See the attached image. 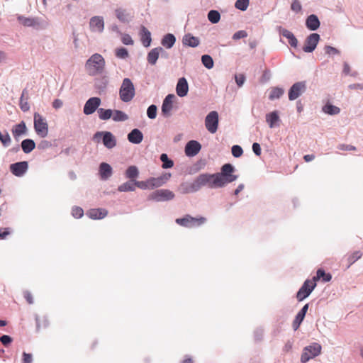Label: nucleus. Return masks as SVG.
Instances as JSON below:
<instances>
[{"label": "nucleus", "mask_w": 363, "mask_h": 363, "mask_svg": "<svg viewBox=\"0 0 363 363\" xmlns=\"http://www.w3.org/2000/svg\"><path fill=\"white\" fill-rule=\"evenodd\" d=\"M207 186L211 189L223 187L221 177L216 174H201L191 183L182 184V193L189 194L199 191L202 186Z\"/></svg>", "instance_id": "obj_1"}, {"label": "nucleus", "mask_w": 363, "mask_h": 363, "mask_svg": "<svg viewBox=\"0 0 363 363\" xmlns=\"http://www.w3.org/2000/svg\"><path fill=\"white\" fill-rule=\"evenodd\" d=\"M106 62L104 58L98 53L92 55L85 63V69L90 76H96L104 72Z\"/></svg>", "instance_id": "obj_2"}, {"label": "nucleus", "mask_w": 363, "mask_h": 363, "mask_svg": "<svg viewBox=\"0 0 363 363\" xmlns=\"http://www.w3.org/2000/svg\"><path fill=\"white\" fill-rule=\"evenodd\" d=\"M135 95V89L133 83L129 78L123 79L119 89V96L122 101L129 102Z\"/></svg>", "instance_id": "obj_3"}, {"label": "nucleus", "mask_w": 363, "mask_h": 363, "mask_svg": "<svg viewBox=\"0 0 363 363\" xmlns=\"http://www.w3.org/2000/svg\"><path fill=\"white\" fill-rule=\"evenodd\" d=\"M322 347L318 342H312L303 347L301 355V362L307 363L311 359L318 357L321 353Z\"/></svg>", "instance_id": "obj_4"}, {"label": "nucleus", "mask_w": 363, "mask_h": 363, "mask_svg": "<svg viewBox=\"0 0 363 363\" xmlns=\"http://www.w3.org/2000/svg\"><path fill=\"white\" fill-rule=\"evenodd\" d=\"M317 284L312 279H306L303 281L302 286L298 290L296 298L298 302H301L308 298L313 291L315 289Z\"/></svg>", "instance_id": "obj_5"}, {"label": "nucleus", "mask_w": 363, "mask_h": 363, "mask_svg": "<svg viewBox=\"0 0 363 363\" xmlns=\"http://www.w3.org/2000/svg\"><path fill=\"white\" fill-rule=\"evenodd\" d=\"M206 221V218L200 216L198 218H194L190 215H186L183 218H177L175 222L183 227L191 228L199 227Z\"/></svg>", "instance_id": "obj_6"}, {"label": "nucleus", "mask_w": 363, "mask_h": 363, "mask_svg": "<svg viewBox=\"0 0 363 363\" xmlns=\"http://www.w3.org/2000/svg\"><path fill=\"white\" fill-rule=\"evenodd\" d=\"M235 168L231 164L228 163L222 166L220 173H217V174L221 177L223 186L238 179V176L233 174Z\"/></svg>", "instance_id": "obj_7"}, {"label": "nucleus", "mask_w": 363, "mask_h": 363, "mask_svg": "<svg viewBox=\"0 0 363 363\" xmlns=\"http://www.w3.org/2000/svg\"><path fill=\"white\" fill-rule=\"evenodd\" d=\"M34 128L36 133L41 138H45L48 134V125L45 118L40 113H34Z\"/></svg>", "instance_id": "obj_8"}, {"label": "nucleus", "mask_w": 363, "mask_h": 363, "mask_svg": "<svg viewBox=\"0 0 363 363\" xmlns=\"http://www.w3.org/2000/svg\"><path fill=\"white\" fill-rule=\"evenodd\" d=\"M174 198V194L169 189H159L152 192L148 196V199L152 201H166Z\"/></svg>", "instance_id": "obj_9"}, {"label": "nucleus", "mask_w": 363, "mask_h": 363, "mask_svg": "<svg viewBox=\"0 0 363 363\" xmlns=\"http://www.w3.org/2000/svg\"><path fill=\"white\" fill-rule=\"evenodd\" d=\"M218 113L216 111H211L205 118V126L208 132L215 133L218 127Z\"/></svg>", "instance_id": "obj_10"}, {"label": "nucleus", "mask_w": 363, "mask_h": 363, "mask_svg": "<svg viewBox=\"0 0 363 363\" xmlns=\"http://www.w3.org/2000/svg\"><path fill=\"white\" fill-rule=\"evenodd\" d=\"M306 90V82H298L292 85L289 91V99L294 101L298 98Z\"/></svg>", "instance_id": "obj_11"}, {"label": "nucleus", "mask_w": 363, "mask_h": 363, "mask_svg": "<svg viewBox=\"0 0 363 363\" xmlns=\"http://www.w3.org/2000/svg\"><path fill=\"white\" fill-rule=\"evenodd\" d=\"M101 103V99L99 97H91L84 104V113L86 115L94 113L96 109H99Z\"/></svg>", "instance_id": "obj_12"}, {"label": "nucleus", "mask_w": 363, "mask_h": 363, "mask_svg": "<svg viewBox=\"0 0 363 363\" xmlns=\"http://www.w3.org/2000/svg\"><path fill=\"white\" fill-rule=\"evenodd\" d=\"M320 40V35L318 33L310 34L305 41V45L303 47V50L306 52H313Z\"/></svg>", "instance_id": "obj_13"}, {"label": "nucleus", "mask_w": 363, "mask_h": 363, "mask_svg": "<svg viewBox=\"0 0 363 363\" xmlns=\"http://www.w3.org/2000/svg\"><path fill=\"white\" fill-rule=\"evenodd\" d=\"M28 164L27 162H19L10 165V170L16 177L23 176L27 171Z\"/></svg>", "instance_id": "obj_14"}, {"label": "nucleus", "mask_w": 363, "mask_h": 363, "mask_svg": "<svg viewBox=\"0 0 363 363\" xmlns=\"http://www.w3.org/2000/svg\"><path fill=\"white\" fill-rule=\"evenodd\" d=\"M333 278L330 272H326L323 268H318L315 276L313 277L312 280L317 284V281H321L323 283H327L331 281Z\"/></svg>", "instance_id": "obj_15"}, {"label": "nucleus", "mask_w": 363, "mask_h": 363, "mask_svg": "<svg viewBox=\"0 0 363 363\" xmlns=\"http://www.w3.org/2000/svg\"><path fill=\"white\" fill-rule=\"evenodd\" d=\"M201 148L200 143L196 140H191L186 145L185 153L187 156L193 157L199 153Z\"/></svg>", "instance_id": "obj_16"}, {"label": "nucleus", "mask_w": 363, "mask_h": 363, "mask_svg": "<svg viewBox=\"0 0 363 363\" xmlns=\"http://www.w3.org/2000/svg\"><path fill=\"white\" fill-rule=\"evenodd\" d=\"M175 99L174 94H168L163 101L162 112L164 115L169 116L173 108V102Z\"/></svg>", "instance_id": "obj_17"}, {"label": "nucleus", "mask_w": 363, "mask_h": 363, "mask_svg": "<svg viewBox=\"0 0 363 363\" xmlns=\"http://www.w3.org/2000/svg\"><path fill=\"white\" fill-rule=\"evenodd\" d=\"M189 91V86L186 79L184 77H182L178 80L176 92L180 97H184L187 95Z\"/></svg>", "instance_id": "obj_18"}, {"label": "nucleus", "mask_w": 363, "mask_h": 363, "mask_svg": "<svg viewBox=\"0 0 363 363\" xmlns=\"http://www.w3.org/2000/svg\"><path fill=\"white\" fill-rule=\"evenodd\" d=\"M171 177L170 174H165L160 177H151L148 179L150 189L162 186Z\"/></svg>", "instance_id": "obj_19"}, {"label": "nucleus", "mask_w": 363, "mask_h": 363, "mask_svg": "<svg viewBox=\"0 0 363 363\" xmlns=\"http://www.w3.org/2000/svg\"><path fill=\"white\" fill-rule=\"evenodd\" d=\"M127 138L130 143L140 144L143 140V134L139 129L135 128L128 134Z\"/></svg>", "instance_id": "obj_20"}, {"label": "nucleus", "mask_w": 363, "mask_h": 363, "mask_svg": "<svg viewBox=\"0 0 363 363\" xmlns=\"http://www.w3.org/2000/svg\"><path fill=\"white\" fill-rule=\"evenodd\" d=\"M279 33L282 36H284L288 39V43L291 47H293V48L297 47L298 40H297L296 38L295 37V35L291 31L288 30L287 29L283 28L281 27L279 28Z\"/></svg>", "instance_id": "obj_21"}, {"label": "nucleus", "mask_w": 363, "mask_h": 363, "mask_svg": "<svg viewBox=\"0 0 363 363\" xmlns=\"http://www.w3.org/2000/svg\"><path fill=\"white\" fill-rule=\"evenodd\" d=\"M89 24L92 31L101 32L104 30V23L101 17L94 16L91 18Z\"/></svg>", "instance_id": "obj_22"}, {"label": "nucleus", "mask_w": 363, "mask_h": 363, "mask_svg": "<svg viewBox=\"0 0 363 363\" xmlns=\"http://www.w3.org/2000/svg\"><path fill=\"white\" fill-rule=\"evenodd\" d=\"M266 121L269 128H273L279 125L280 118L277 111H272L266 115Z\"/></svg>", "instance_id": "obj_23"}, {"label": "nucleus", "mask_w": 363, "mask_h": 363, "mask_svg": "<svg viewBox=\"0 0 363 363\" xmlns=\"http://www.w3.org/2000/svg\"><path fill=\"white\" fill-rule=\"evenodd\" d=\"M306 27L311 30H315L320 26V21L317 16L311 14L306 18Z\"/></svg>", "instance_id": "obj_24"}, {"label": "nucleus", "mask_w": 363, "mask_h": 363, "mask_svg": "<svg viewBox=\"0 0 363 363\" xmlns=\"http://www.w3.org/2000/svg\"><path fill=\"white\" fill-rule=\"evenodd\" d=\"M108 212L104 208H94L87 212V215L92 219H101L106 216Z\"/></svg>", "instance_id": "obj_25"}, {"label": "nucleus", "mask_w": 363, "mask_h": 363, "mask_svg": "<svg viewBox=\"0 0 363 363\" xmlns=\"http://www.w3.org/2000/svg\"><path fill=\"white\" fill-rule=\"evenodd\" d=\"M99 174L102 179H108L112 174L111 167L106 162H102L99 166Z\"/></svg>", "instance_id": "obj_26"}, {"label": "nucleus", "mask_w": 363, "mask_h": 363, "mask_svg": "<svg viewBox=\"0 0 363 363\" xmlns=\"http://www.w3.org/2000/svg\"><path fill=\"white\" fill-rule=\"evenodd\" d=\"M103 143L108 149H111L116 145L115 137L110 132H105L103 137Z\"/></svg>", "instance_id": "obj_27"}, {"label": "nucleus", "mask_w": 363, "mask_h": 363, "mask_svg": "<svg viewBox=\"0 0 363 363\" xmlns=\"http://www.w3.org/2000/svg\"><path fill=\"white\" fill-rule=\"evenodd\" d=\"M182 43L184 45L196 48L199 45V39L191 34H186L183 37Z\"/></svg>", "instance_id": "obj_28"}, {"label": "nucleus", "mask_w": 363, "mask_h": 363, "mask_svg": "<svg viewBox=\"0 0 363 363\" xmlns=\"http://www.w3.org/2000/svg\"><path fill=\"white\" fill-rule=\"evenodd\" d=\"M362 256L361 251H354L351 254H347L342 259V264L344 265L345 260L349 259L350 264H353L355 262L359 259Z\"/></svg>", "instance_id": "obj_29"}, {"label": "nucleus", "mask_w": 363, "mask_h": 363, "mask_svg": "<svg viewBox=\"0 0 363 363\" xmlns=\"http://www.w3.org/2000/svg\"><path fill=\"white\" fill-rule=\"evenodd\" d=\"M162 51V48H156L150 50L147 55V61L151 65H155L160 52Z\"/></svg>", "instance_id": "obj_30"}, {"label": "nucleus", "mask_w": 363, "mask_h": 363, "mask_svg": "<svg viewBox=\"0 0 363 363\" xmlns=\"http://www.w3.org/2000/svg\"><path fill=\"white\" fill-rule=\"evenodd\" d=\"M141 41L145 47L150 46L151 43V33L145 26L141 28Z\"/></svg>", "instance_id": "obj_31"}, {"label": "nucleus", "mask_w": 363, "mask_h": 363, "mask_svg": "<svg viewBox=\"0 0 363 363\" xmlns=\"http://www.w3.org/2000/svg\"><path fill=\"white\" fill-rule=\"evenodd\" d=\"M26 132V126L23 121L16 125L12 129V133L14 138L19 137L20 135L25 134Z\"/></svg>", "instance_id": "obj_32"}, {"label": "nucleus", "mask_w": 363, "mask_h": 363, "mask_svg": "<svg viewBox=\"0 0 363 363\" xmlns=\"http://www.w3.org/2000/svg\"><path fill=\"white\" fill-rule=\"evenodd\" d=\"M21 147L25 153H29L35 147L34 141L31 139H26L21 143Z\"/></svg>", "instance_id": "obj_33"}, {"label": "nucleus", "mask_w": 363, "mask_h": 363, "mask_svg": "<svg viewBox=\"0 0 363 363\" xmlns=\"http://www.w3.org/2000/svg\"><path fill=\"white\" fill-rule=\"evenodd\" d=\"M135 189V184L133 180L126 182L118 187L120 192L133 191Z\"/></svg>", "instance_id": "obj_34"}, {"label": "nucleus", "mask_w": 363, "mask_h": 363, "mask_svg": "<svg viewBox=\"0 0 363 363\" xmlns=\"http://www.w3.org/2000/svg\"><path fill=\"white\" fill-rule=\"evenodd\" d=\"M176 38L172 34H167L164 36L162 40V45L166 48H171L175 43Z\"/></svg>", "instance_id": "obj_35"}, {"label": "nucleus", "mask_w": 363, "mask_h": 363, "mask_svg": "<svg viewBox=\"0 0 363 363\" xmlns=\"http://www.w3.org/2000/svg\"><path fill=\"white\" fill-rule=\"evenodd\" d=\"M112 118L114 121H125L128 119V116L124 112L120 110H114L112 113Z\"/></svg>", "instance_id": "obj_36"}, {"label": "nucleus", "mask_w": 363, "mask_h": 363, "mask_svg": "<svg viewBox=\"0 0 363 363\" xmlns=\"http://www.w3.org/2000/svg\"><path fill=\"white\" fill-rule=\"evenodd\" d=\"M113 111L111 109H104L100 108L98 109L99 118L101 120L106 121L112 118Z\"/></svg>", "instance_id": "obj_37"}, {"label": "nucleus", "mask_w": 363, "mask_h": 363, "mask_svg": "<svg viewBox=\"0 0 363 363\" xmlns=\"http://www.w3.org/2000/svg\"><path fill=\"white\" fill-rule=\"evenodd\" d=\"M115 13L118 20L123 22L128 21V19L130 17V14L127 12V11L123 9H116Z\"/></svg>", "instance_id": "obj_38"}, {"label": "nucleus", "mask_w": 363, "mask_h": 363, "mask_svg": "<svg viewBox=\"0 0 363 363\" xmlns=\"http://www.w3.org/2000/svg\"><path fill=\"white\" fill-rule=\"evenodd\" d=\"M284 91L283 89L279 87H273L270 90L269 99L270 100H274L279 99L284 94Z\"/></svg>", "instance_id": "obj_39"}, {"label": "nucleus", "mask_w": 363, "mask_h": 363, "mask_svg": "<svg viewBox=\"0 0 363 363\" xmlns=\"http://www.w3.org/2000/svg\"><path fill=\"white\" fill-rule=\"evenodd\" d=\"M323 111L328 114L330 115H336L338 114L340 111V108L333 106L330 104H327L323 107Z\"/></svg>", "instance_id": "obj_40"}, {"label": "nucleus", "mask_w": 363, "mask_h": 363, "mask_svg": "<svg viewBox=\"0 0 363 363\" xmlns=\"http://www.w3.org/2000/svg\"><path fill=\"white\" fill-rule=\"evenodd\" d=\"M18 20L25 26H35L39 24L35 18L18 17Z\"/></svg>", "instance_id": "obj_41"}, {"label": "nucleus", "mask_w": 363, "mask_h": 363, "mask_svg": "<svg viewBox=\"0 0 363 363\" xmlns=\"http://www.w3.org/2000/svg\"><path fill=\"white\" fill-rule=\"evenodd\" d=\"M138 169L135 166H130L125 172V177L133 180L138 176Z\"/></svg>", "instance_id": "obj_42"}, {"label": "nucleus", "mask_w": 363, "mask_h": 363, "mask_svg": "<svg viewBox=\"0 0 363 363\" xmlns=\"http://www.w3.org/2000/svg\"><path fill=\"white\" fill-rule=\"evenodd\" d=\"M208 18L212 23H217L220 19V15L218 11L211 10L208 13Z\"/></svg>", "instance_id": "obj_43"}, {"label": "nucleus", "mask_w": 363, "mask_h": 363, "mask_svg": "<svg viewBox=\"0 0 363 363\" xmlns=\"http://www.w3.org/2000/svg\"><path fill=\"white\" fill-rule=\"evenodd\" d=\"M250 4L249 0H237L235 4V7L240 11H246Z\"/></svg>", "instance_id": "obj_44"}, {"label": "nucleus", "mask_w": 363, "mask_h": 363, "mask_svg": "<svg viewBox=\"0 0 363 363\" xmlns=\"http://www.w3.org/2000/svg\"><path fill=\"white\" fill-rule=\"evenodd\" d=\"M160 160L163 162L162 167L164 169L171 168L174 165L173 161L171 160H169L167 155L164 153L161 155Z\"/></svg>", "instance_id": "obj_45"}, {"label": "nucleus", "mask_w": 363, "mask_h": 363, "mask_svg": "<svg viewBox=\"0 0 363 363\" xmlns=\"http://www.w3.org/2000/svg\"><path fill=\"white\" fill-rule=\"evenodd\" d=\"M201 62L207 69H211L213 67V60L208 55H204L201 57Z\"/></svg>", "instance_id": "obj_46"}, {"label": "nucleus", "mask_w": 363, "mask_h": 363, "mask_svg": "<svg viewBox=\"0 0 363 363\" xmlns=\"http://www.w3.org/2000/svg\"><path fill=\"white\" fill-rule=\"evenodd\" d=\"M308 307H309V303H306L301 308V310L297 313V314L296 315L295 317L299 318L300 320H304L305 318V316L307 313V311L308 310Z\"/></svg>", "instance_id": "obj_47"}, {"label": "nucleus", "mask_w": 363, "mask_h": 363, "mask_svg": "<svg viewBox=\"0 0 363 363\" xmlns=\"http://www.w3.org/2000/svg\"><path fill=\"white\" fill-rule=\"evenodd\" d=\"M0 141L4 146H8L11 143V138L7 132L4 133L0 131Z\"/></svg>", "instance_id": "obj_48"}, {"label": "nucleus", "mask_w": 363, "mask_h": 363, "mask_svg": "<svg viewBox=\"0 0 363 363\" xmlns=\"http://www.w3.org/2000/svg\"><path fill=\"white\" fill-rule=\"evenodd\" d=\"M157 106L155 105H151L148 107L147 110V116L150 118V119H154L156 118V116H157Z\"/></svg>", "instance_id": "obj_49"}, {"label": "nucleus", "mask_w": 363, "mask_h": 363, "mask_svg": "<svg viewBox=\"0 0 363 363\" xmlns=\"http://www.w3.org/2000/svg\"><path fill=\"white\" fill-rule=\"evenodd\" d=\"M0 342L5 346L9 347L13 342V338L8 335H2L0 336Z\"/></svg>", "instance_id": "obj_50"}, {"label": "nucleus", "mask_w": 363, "mask_h": 363, "mask_svg": "<svg viewBox=\"0 0 363 363\" xmlns=\"http://www.w3.org/2000/svg\"><path fill=\"white\" fill-rule=\"evenodd\" d=\"M116 55L118 58L125 59L128 57V52L124 48H118L116 50Z\"/></svg>", "instance_id": "obj_51"}, {"label": "nucleus", "mask_w": 363, "mask_h": 363, "mask_svg": "<svg viewBox=\"0 0 363 363\" xmlns=\"http://www.w3.org/2000/svg\"><path fill=\"white\" fill-rule=\"evenodd\" d=\"M135 187H138L141 189H150L149 181H135Z\"/></svg>", "instance_id": "obj_52"}, {"label": "nucleus", "mask_w": 363, "mask_h": 363, "mask_svg": "<svg viewBox=\"0 0 363 363\" xmlns=\"http://www.w3.org/2000/svg\"><path fill=\"white\" fill-rule=\"evenodd\" d=\"M243 153L242 147L239 145L232 147V154L235 157H240Z\"/></svg>", "instance_id": "obj_53"}, {"label": "nucleus", "mask_w": 363, "mask_h": 363, "mask_svg": "<svg viewBox=\"0 0 363 363\" xmlns=\"http://www.w3.org/2000/svg\"><path fill=\"white\" fill-rule=\"evenodd\" d=\"M72 214L74 218H79L84 215V211L80 207H74L72 208Z\"/></svg>", "instance_id": "obj_54"}, {"label": "nucleus", "mask_w": 363, "mask_h": 363, "mask_svg": "<svg viewBox=\"0 0 363 363\" xmlns=\"http://www.w3.org/2000/svg\"><path fill=\"white\" fill-rule=\"evenodd\" d=\"M33 362V355L31 353H27L26 352H23L22 353V363H32Z\"/></svg>", "instance_id": "obj_55"}, {"label": "nucleus", "mask_w": 363, "mask_h": 363, "mask_svg": "<svg viewBox=\"0 0 363 363\" xmlns=\"http://www.w3.org/2000/svg\"><path fill=\"white\" fill-rule=\"evenodd\" d=\"M264 330L261 328H258L254 331V337L256 341H260L262 339Z\"/></svg>", "instance_id": "obj_56"}, {"label": "nucleus", "mask_w": 363, "mask_h": 363, "mask_svg": "<svg viewBox=\"0 0 363 363\" xmlns=\"http://www.w3.org/2000/svg\"><path fill=\"white\" fill-rule=\"evenodd\" d=\"M247 36V33L245 30H239L235 33L233 35V40H238L240 38H244Z\"/></svg>", "instance_id": "obj_57"}, {"label": "nucleus", "mask_w": 363, "mask_h": 363, "mask_svg": "<svg viewBox=\"0 0 363 363\" xmlns=\"http://www.w3.org/2000/svg\"><path fill=\"white\" fill-rule=\"evenodd\" d=\"M338 149L343 151H354L356 150V147L352 145L341 144L339 145Z\"/></svg>", "instance_id": "obj_58"}, {"label": "nucleus", "mask_w": 363, "mask_h": 363, "mask_svg": "<svg viewBox=\"0 0 363 363\" xmlns=\"http://www.w3.org/2000/svg\"><path fill=\"white\" fill-rule=\"evenodd\" d=\"M291 9L298 13L301 10V5L298 0H294L291 6Z\"/></svg>", "instance_id": "obj_59"}, {"label": "nucleus", "mask_w": 363, "mask_h": 363, "mask_svg": "<svg viewBox=\"0 0 363 363\" xmlns=\"http://www.w3.org/2000/svg\"><path fill=\"white\" fill-rule=\"evenodd\" d=\"M23 94H22V96L20 99V107L23 111L26 112L29 110L30 106L27 101H23Z\"/></svg>", "instance_id": "obj_60"}, {"label": "nucleus", "mask_w": 363, "mask_h": 363, "mask_svg": "<svg viewBox=\"0 0 363 363\" xmlns=\"http://www.w3.org/2000/svg\"><path fill=\"white\" fill-rule=\"evenodd\" d=\"M122 42L123 44L125 45H133V40L132 39V38L130 37V35H129L128 34H125L122 36Z\"/></svg>", "instance_id": "obj_61"}, {"label": "nucleus", "mask_w": 363, "mask_h": 363, "mask_svg": "<svg viewBox=\"0 0 363 363\" xmlns=\"http://www.w3.org/2000/svg\"><path fill=\"white\" fill-rule=\"evenodd\" d=\"M245 80V77L243 74L235 75V82L238 86H242Z\"/></svg>", "instance_id": "obj_62"}, {"label": "nucleus", "mask_w": 363, "mask_h": 363, "mask_svg": "<svg viewBox=\"0 0 363 363\" xmlns=\"http://www.w3.org/2000/svg\"><path fill=\"white\" fill-rule=\"evenodd\" d=\"M303 320H300L299 318L295 317L294 321H293V323H292V328L294 329V330H297L301 324L302 323Z\"/></svg>", "instance_id": "obj_63"}, {"label": "nucleus", "mask_w": 363, "mask_h": 363, "mask_svg": "<svg viewBox=\"0 0 363 363\" xmlns=\"http://www.w3.org/2000/svg\"><path fill=\"white\" fill-rule=\"evenodd\" d=\"M252 150L256 155L259 156L261 155V147L259 144L257 143H253Z\"/></svg>", "instance_id": "obj_64"}]
</instances>
